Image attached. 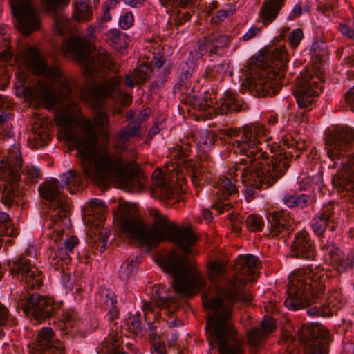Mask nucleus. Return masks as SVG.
I'll use <instances>...</instances> for the list:
<instances>
[{"mask_svg":"<svg viewBox=\"0 0 354 354\" xmlns=\"http://www.w3.org/2000/svg\"><path fill=\"white\" fill-rule=\"evenodd\" d=\"M118 86L119 83L114 79L99 84L94 83L84 90L83 96L93 109L100 110L104 106L106 100L113 97V93Z\"/></svg>","mask_w":354,"mask_h":354,"instance_id":"13","label":"nucleus"},{"mask_svg":"<svg viewBox=\"0 0 354 354\" xmlns=\"http://www.w3.org/2000/svg\"><path fill=\"white\" fill-rule=\"evenodd\" d=\"M12 9L20 29L26 35L39 28L40 22L30 1L22 0L12 6Z\"/></svg>","mask_w":354,"mask_h":354,"instance_id":"16","label":"nucleus"},{"mask_svg":"<svg viewBox=\"0 0 354 354\" xmlns=\"http://www.w3.org/2000/svg\"><path fill=\"white\" fill-rule=\"evenodd\" d=\"M165 288V286L159 284L154 285L153 287V297L156 304L159 307L170 308L172 304H175L176 299L171 297L163 296L162 290Z\"/></svg>","mask_w":354,"mask_h":354,"instance_id":"38","label":"nucleus"},{"mask_svg":"<svg viewBox=\"0 0 354 354\" xmlns=\"http://www.w3.org/2000/svg\"><path fill=\"white\" fill-rule=\"evenodd\" d=\"M44 75H45L49 79L56 81H58L61 78L64 77V74L59 66H55L53 67H49L48 66V68Z\"/></svg>","mask_w":354,"mask_h":354,"instance_id":"61","label":"nucleus"},{"mask_svg":"<svg viewBox=\"0 0 354 354\" xmlns=\"http://www.w3.org/2000/svg\"><path fill=\"white\" fill-rule=\"evenodd\" d=\"M217 136L215 133L209 131H205L201 133L197 145L201 150L207 151L214 145Z\"/></svg>","mask_w":354,"mask_h":354,"instance_id":"44","label":"nucleus"},{"mask_svg":"<svg viewBox=\"0 0 354 354\" xmlns=\"http://www.w3.org/2000/svg\"><path fill=\"white\" fill-rule=\"evenodd\" d=\"M118 224L121 233L130 240L136 241L144 245H147L148 228L140 218L129 212L127 205L120 204Z\"/></svg>","mask_w":354,"mask_h":354,"instance_id":"12","label":"nucleus"},{"mask_svg":"<svg viewBox=\"0 0 354 354\" xmlns=\"http://www.w3.org/2000/svg\"><path fill=\"white\" fill-rule=\"evenodd\" d=\"M294 95L298 104L299 109H313V103L315 101V97L317 96L313 93V91H308L306 88L299 86H296V91Z\"/></svg>","mask_w":354,"mask_h":354,"instance_id":"33","label":"nucleus"},{"mask_svg":"<svg viewBox=\"0 0 354 354\" xmlns=\"http://www.w3.org/2000/svg\"><path fill=\"white\" fill-rule=\"evenodd\" d=\"M50 138V135L46 131L38 129L34 132L33 139L36 145L40 147L47 145Z\"/></svg>","mask_w":354,"mask_h":354,"instance_id":"56","label":"nucleus"},{"mask_svg":"<svg viewBox=\"0 0 354 354\" xmlns=\"http://www.w3.org/2000/svg\"><path fill=\"white\" fill-rule=\"evenodd\" d=\"M268 223L269 238H277L283 232L293 230L288 212L285 210L274 211L266 214Z\"/></svg>","mask_w":354,"mask_h":354,"instance_id":"20","label":"nucleus"},{"mask_svg":"<svg viewBox=\"0 0 354 354\" xmlns=\"http://www.w3.org/2000/svg\"><path fill=\"white\" fill-rule=\"evenodd\" d=\"M196 64L197 59L194 57L193 52L190 51L187 60L181 62L178 66V80L173 88L174 93L189 87Z\"/></svg>","mask_w":354,"mask_h":354,"instance_id":"23","label":"nucleus"},{"mask_svg":"<svg viewBox=\"0 0 354 354\" xmlns=\"http://www.w3.org/2000/svg\"><path fill=\"white\" fill-rule=\"evenodd\" d=\"M165 8H185L194 3V0H159Z\"/></svg>","mask_w":354,"mask_h":354,"instance_id":"51","label":"nucleus"},{"mask_svg":"<svg viewBox=\"0 0 354 354\" xmlns=\"http://www.w3.org/2000/svg\"><path fill=\"white\" fill-rule=\"evenodd\" d=\"M24 57L27 68L35 75H42L48 68V63L43 58L39 50L35 46H29L25 51Z\"/></svg>","mask_w":354,"mask_h":354,"instance_id":"28","label":"nucleus"},{"mask_svg":"<svg viewBox=\"0 0 354 354\" xmlns=\"http://www.w3.org/2000/svg\"><path fill=\"white\" fill-rule=\"evenodd\" d=\"M117 295L111 290H106L102 309L106 313L108 321L111 323L119 318L120 310L117 306Z\"/></svg>","mask_w":354,"mask_h":354,"instance_id":"32","label":"nucleus"},{"mask_svg":"<svg viewBox=\"0 0 354 354\" xmlns=\"http://www.w3.org/2000/svg\"><path fill=\"white\" fill-rule=\"evenodd\" d=\"M230 15H233V10L231 9L227 10H219L215 13L214 16L212 17L211 23L213 24H218L223 21L225 19Z\"/></svg>","mask_w":354,"mask_h":354,"instance_id":"62","label":"nucleus"},{"mask_svg":"<svg viewBox=\"0 0 354 354\" xmlns=\"http://www.w3.org/2000/svg\"><path fill=\"white\" fill-rule=\"evenodd\" d=\"M304 37L303 31L301 28L293 30L288 35L290 46L292 48H296L301 39Z\"/></svg>","mask_w":354,"mask_h":354,"instance_id":"58","label":"nucleus"},{"mask_svg":"<svg viewBox=\"0 0 354 354\" xmlns=\"http://www.w3.org/2000/svg\"><path fill=\"white\" fill-rule=\"evenodd\" d=\"M22 163L21 152L15 146L8 150L6 160L0 158V202L8 207L18 203L21 196L19 182Z\"/></svg>","mask_w":354,"mask_h":354,"instance_id":"7","label":"nucleus"},{"mask_svg":"<svg viewBox=\"0 0 354 354\" xmlns=\"http://www.w3.org/2000/svg\"><path fill=\"white\" fill-rule=\"evenodd\" d=\"M66 53L70 54L79 63L86 64V71L91 73L90 66L95 63L94 57H89L91 45L89 42L80 37L72 36L67 39L63 44Z\"/></svg>","mask_w":354,"mask_h":354,"instance_id":"19","label":"nucleus"},{"mask_svg":"<svg viewBox=\"0 0 354 354\" xmlns=\"http://www.w3.org/2000/svg\"><path fill=\"white\" fill-rule=\"evenodd\" d=\"M231 311L228 308L209 317L205 323V330L210 346L216 344L219 354H243L242 344L236 339L238 333L229 323Z\"/></svg>","mask_w":354,"mask_h":354,"instance_id":"6","label":"nucleus"},{"mask_svg":"<svg viewBox=\"0 0 354 354\" xmlns=\"http://www.w3.org/2000/svg\"><path fill=\"white\" fill-rule=\"evenodd\" d=\"M221 186L222 190L224 192L223 195L227 194L228 196H231L238 192L236 186L227 178H225L222 181Z\"/></svg>","mask_w":354,"mask_h":354,"instance_id":"63","label":"nucleus"},{"mask_svg":"<svg viewBox=\"0 0 354 354\" xmlns=\"http://www.w3.org/2000/svg\"><path fill=\"white\" fill-rule=\"evenodd\" d=\"M18 306L26 317L35 319L37 324L55 317L61 310L63 301L35 292L21 299Z\"/></svg>","mask_w":354,"mask_h":354,"instance_id":"9","label":"nucleus"},{"mask_svg":"<svg viewBox=\"0 0 354 354\" xmlns=\"http://www.w3.org/2000/svg\"><path fill=\"white\" fill-rule=\"evenodd\" d=\"M34 345L33 354H65L63 342L55 337L50 327H43L39 331Z\"/></svg>","mask_w":354,"mask_h":354,"instance_id":"18","label":"nucleus"},{"mask_svg":"<svg viewBox=\"0 0 354 354\" xmlns=\"http://www.w3.org/2000/svg\"><path fill=\"white\" fill-rule=\"evenodd\" d=\"M326 44L321 41H315L313 42L310 48V54L315 59L320 60L324 55Z\"/></svg>","mask_w":354,"mask_h":354,"instance_id":"54","label":"nucleus"},{"mask_svg":"<svg viewBox=\"0 0 354 354\" xmlns=\"http://www.w3.org/2000/svg\"><path fill=\"white\" fill-rule=\"evenodd\" d=\"M32 267L31 260L24 254L8 259L4 263L3 267L0 263V281L3 277L4 271L8 270L14 277L23 281V278L30 272Z\"/></svg>","mask_w":354,"mask_h":354,"instance_id":"24","label":"nucleus"},{"mask_svg":"<svg viewBox=\"0 0 354 354\" xmlns=\"http://www.w3.org/2000/svg\"><path fill=\"white\" fill-rule=\"evenodd\" d=\"M324 145L330 166L341 169L333 177L337 192L354 194V128L335 125L325 131Z\"/></svg>","mask_w":354,"mask_h":354,"instance_id":"4","label":"nucleus"},{"mask_svg":"<svg viewBox=\"0 0 354 354\" xmlns=\"http://www.w3.org/2000/svg\"><path fill=\"white\" fill-rule=\"evenodd\" d=\"M41 274V271L38 270L37 268L33 270L32 267L30 272L27 273L24 278H23V281H25L28 288H39L43 284Z\"/></svg>","mask_w":354,"mask_h":354,"instance_id":"42","label":"nucleus"},{"mask_svg":"<svg viewBox=\"0 0 354 354\" xmlns=\"http://www.w3.org/2000/svg\"><path fill=\"white\" fill-rule=\"evenodd\" d=\"M282 201L288 208L304 209L315 201L313 194H304L301 186L298 189H290L283 194Z\"/></svg>","mask_w":354,"mask_h":354,"instance_id":"26","label":"nucleus"},{"mask_svg":"<svg viewBox=\"0 0 354 354\" xmlns=\"http://www.w3.org/2000/svg\"><path fill=\"white\" fill-rule=\"evenodd\" d=\"M60 179L71 194H74L75 189L80 187L83 183L82 176L73 169L62 174Z\"/></svg>","mask_w":354,"mask_h":354,"instance_id":"36","label":"nucleus"},{"mask_svg":"<svg viewBox=\"0 0 354 354\" xmlns=\"http://www.w3.org/2000/svg\"><path fill=\"white\" fill-rule=\"evenodd\" d=\"M259 328L262 330V332L267 336L275 330L276 321L272 317H265L261 323V327Z\"/></svg>","mask_w":354,"mask_h":354,"instance_id":"57","label":"nucleus"},{"mask_svg":"<svg viewBox=\"0 0 354 354\" xmlns=\"http://www.w3.org/2000/svg\"><path fill=\"white\" fill-rule=\"evenodd\" d=\"M274 57V66L253 77L250 89L257 97H273L281 88V80L285 76L288 62V53L286 50L281 47L275 50Z\"/></svg>","mask_w":354,"mask_h":354,"instance_id":"8","label":"nucleus"},{"mask_svg":"<svg viewBox=\"0 0 354 354\" xmlns=\"http://www.w3.org/2000/svg\"><path fill=\"white\" fill-rule=\"evenodd\" d=\"M70 0H45L48 10L54 14V27L55 31L59 35H62L64 32L65 18L62 15L58 13V11L66 8Z\"/></svg>","mask_w":354,"mask_h":354,"instance_id":"30","label":"nucleus"},{"mask_svg":"<svg viewBox=\"0 0 354 354\" xmlns=\"http://www.w3.org/2000/svg\"><path fill=\"white\" fill-rule=\"evenodd\" d=\"M281 47L286 49L285 46H279L274 49H272L270 46H266L260 50L257 55H254L250 57L248 62V67L250 69H258L254 76H257L258 73L262 72L264 70H268L270 66H274L273 61L275 58L274 57V53Z\"/></svg>","mask_w":354,"mask_h":354,"instance_id":"25","label":"nucleus"},{"mask_svg":"<svg viewBox=\"0 0 354 354\" xmlns=\"http://www.w3.org/2000/svg\"><path fill=\"white\" fill-rule=\"evenodd\" d=\"M151 178L154 183V185L158 188H160L167 184L166 178L163 176L161 169L158 167L153 171Z\"/></svg>","mask_w":354,"mask_h":354,"instance_id":"64","label":"nucleus"},{"mask_svg":"<svg viewBox=\"0 0 354 354\" xmlns=\"http://www.w3.org/2000/svg\"><path fill=\"white\" fill-rule=\"evenodd\" d=\"M134 22L133 15L131 12H127L124 15H121L119 19L120 27L123 30H127L130 28Z\"/></svg>","mask_w":354,"mask_h":354,"instance_id":"59","label":"nucleus"},{"mask_svg":"<svg viewBox=\"0 0 354 354\" xmlns=\"http://www.w3.org/2000/svg\"><path fill=\"white\" fill-rule=\"evenodd\" d=\"M286 0H265L259 11L258 15L264 26L272 23L283 7Z\"/></svg>","mask_w":354,"mask_h":354,"instance_id":"29","label":"nucleus"},{"mask_svg":"<svg viewBox=\"0 0 354 354\" xmlns=\"http://www.w3.org/2000/svg\"><path fill=\"white\" fill-rule=\"evenodd\" d=\"M8 317L9 310L4 304L0 301V339L3 336H4L3 327L6 325Z\"/></svg>","mask_w":354,"mask_h":354,"instance_id":"60","label":"nucleus"},{"mask_svg":"<svg viewBox=\"0 0 354 354\" xmlns=\"http://www.w3.org/2000/svg\"><path fill=\"white\" fill-rule=\"evenodd\" d=\"M80 8L74 13L73 18L77 21H89L92 17L91 8L84 2H80Z\"/></svg>","mask_w":354,"mask_h":354,"instance_id":"52","label":"nucleus"},{"mask_svg":"<svg viewBox=\"0 0 354 354\" xmlns=\"http://www.w3.org/2000/svg\"><path fill=\"white\" fill-rule=\"evenodd\" d=\"M263 133L259 125L245 126L241 140L236 142V152L243 157L235 162V171L246 186L248 200L255 197V189L268 188L279 180L290 167L292 159L299 158L307 146L305 140L287 134L279 143L270 146L272 153L270 158L257 147Z\"/></svg>","mask_w":354,"mask_h":354,"instance_id":"1","label":"nucleus"},{"mask_svg":"<svg viewBox=\"0 0 354 354\" xmlns=\"http://www.w3.org/2000/svg\"><path fill=\"white\" fill-rule=\"evenodd\" d=\"M10 219L8 214L0 211V248L2 246L3 239L1 236L4 235L12 236V231L10 229Z\"/></svg>","mask_w":354,"mask_h":354,"instance_id":"49","label":"nucleus"},{"mask_svg":"<svg viewBox=\"0 0 354 354\" xmlns=\"http://www.w3.org/2000/svg\"><path fill=\"white\" fill-rule=\"evenodd\" d=\"M246 283L247 281L245 279L239 277L237 275L233 276L228 280L225 286L222 288L221 292L223 293V297L228 301L229 306H223L224 301L222 297H212L205 304L206 308L211 309L216 312L215 314L211 317L221 313L225 308L230 309L232 314L233 307L236 304L250 301L252 297L245 288Z\"/></svg>","mask_w":354,"mask_h":354,"instance_id":"10","label":"nucleus"},{"mask_svg":"<svg viewBox=\"0 0 354 354\" xmlns=\"http://www.w3.org/2000/svg\"><path fill=\"white\" fill-rule=\"evenodd\" d=\"M333 205L332 203L324 205L312 219V230L317 236H322L326 228L333 232L337 227V223L333 219L335 214Z\"/></svg>","mask_w":354,"mask_h":354,"instance_id":"22","label":"nucleus"},{"mask_svg":"<svg viewBox=\"0 0 354 354\" xmlns=\"http://www.w3.org/2000/svg\"><path fill=\"white\" fill-rule=\"evenodd\" d=\"M106 36L109 44L116 50L122 51L128 46L129 38L126 33L122 32L117 28L110 29L107 31Z\"/></svg>","mask_w":354,"mask_h":354,"instance_id":"34","label":"nucleus"},{"mask_svg":"<svg viewBox=\"0 0 354 354\" xmlns=\"http://www.w3.org/2000/svg\"><path fill=\"white\" fill-rule=\"evenodd\" d=\"M214 104V102H209V101L206 102L201 99L195 109L199 111H207L210 109H213L216 115H227L232 112L239 113L249 109L247 103L241 99L236 98L231 91L225 93V99L217 107L213 108Z\"/></svg>","mask_w":354,"mask_h":354,"instance_id":"15","label":"nucleus"},{"mask_svg":"<svg viewBox=\"0 0 354 354\" xmlns=\"http://www.w3.org/2000/svg\"><path fill=\"white\" fill-rule=\"evenodd\" d=\"M297 333L306 346V354H328L333 337L324 325L318 322L304 324Z\"/></svg>","mask_w":354,"mask_h":354,"instance_id":"11","label":"nucleus"},{"mask_svg":"<svg viewBox=\"0 0 354 354\" xmlns=\"http://www.w3.org/2000/svg\"><path fill=\"white\" fill-rule=\"evenodd\" d=\"M289 256L291 258L304 261L315 260L317 257L315 243L307 231L301 230L294 234Z\"/></svg>","mask_w":354,"mask_h":354,"instance_id":"14","label":"nucleus"},{"mask_svg":"<svg viewBox=\"0 0 354 354\" xmlns=\"http://www.w3.org/2000/svg\"><path fill=\"white\" fill-rule=\"evenodd\" d=\"M178 225L170 221L167 217L155 221L148 229L147 245L152 247L162 243H170L174 238Z\"/></svg>","mask_w":354,"mask_h":354,"instance_id":"17","label":"nucleus"},{"mask_svg":"<svg viewBox=\"0 0 354 354\" xmlns=\"http://www.w3.org/2000/svg\"><path fill=\"white\" fill-rule=\"evenodd\" d=\"M320 248L326 255L328 256L330 263H332L335 259H338V257L342 254V250L333 242L328 241L322 244Z\"/></svg>","mask_w":354,"mask_h":354,"instance_id":"47","label":"nucleus"},{"mask_svg":"<svg viewBox=\"0 0 354 354\" xmlns=\"http://www.w3.org/2000/svg\"><path fill=\"white\" fill-rule=\"evenodd\" d=\"M58 126L65 131V138L73 142L80 154L81 167L86 178H94L99 184L115 180L123 189L133 190L136 185L142 187L140 178L143 174L138 165L131 167L120 155L104 152L95 159L98 138L95 127L87 118L77 122L67 113L57 118Z\"/></svg>","mask_w":354,"mask_h":354,"instance_id":"2","label":"nucleus"},{"mask_svg":"<svg viewBox=\"0 0 354 354\" xmlns=\"http://www.w3.org/2000/svg\"><path fill=\"white\" fill-rule=\"evenodd\" d=\"M230 62L223 59L221 63L207 66L205 69L203 78L207 82L217 80L221 74L225 73L229 68Z\"/></svg>","mask_w":354,"mask_h":354,"instance_id":"35","label":"nucleus"},{"mask_svg":"<svg viewBox=\"0 0 354 354\" xmlns=\"http://www.w3.org/2000/svg\"><path fill=\"white\" fill-rule=\"evenodd\" d=\"M330 264L340 274L346 272L348 269H352L354 266V251L350 252L346 258H343L342 255L339 256L338 259H335Z\"/></svg>","mask_w":354,"mask_h":354,"instance_id":"40","label":"nucleus"},{"mask_svg":"<svg viewBox=\"0 0 354 354\" xmlns=\"http://www.w3.org/2000/svg\"><path fill=\"white\" fill-rule=\"evenodd\" d=\"M233 207L232 203L227 202V197L219 198L215 200V202L211 205V208L218 211V214H222L224 211L230 210Z\"/></svg>","mask_w":354,"mask_h":354,"instance_id":"55","label":"nucleus"},{"mask_svg":"<svg viewBox=\"0 0 354 354\" xmlns=\"http://www.w3.org/2000/svg\"><path fill=\"white\" fill-rule=\"evenodd\" d=\"M259 261V257L253 254H246L245 256H242L240 259V266L239 270L242 272H245L248 275H252L254 272L253 269L256 268L257 264Z\"/></svg>","mask_w":354,"mask_h":354,"instance_id":"43","label":"nucleus"},{"mask_svg":"<svg viewBox=\"0 0 354 354\" xmlns=\"http://www.w3.org/2000/svg\"><path fill=\"white\" fill-rule=\"evenodd\" d=\"M134 270L132 267V261H125L120 266L118 277L122 281H127L131 277Z\"/></svg>","mask_w":354,"mask_h":354,"instance_id":"53","label":"nucleus"},{"mask_svg":"<svg viewBox=\"0 0 354 354\" xmlns=\"http://www.w3.org/2000/svg\"><path fill=\"white\" fill-rule=\"evenodd\" d=\"M63 186L55 178H50L48 180L42 183L38 188L40 196L49 202L56 201L58 212H67V201L59 198L63 192Z\"/></svg>","mask_w":354,"mask_h":354,"instance_id":"21","label":"nucleus"},{"mask_svg":"<svg viewBox=\"0 0 354 354\" xmlns=\"http://www.w3.org/2000/svg\"><path fill=\"white\" fill-rule=\"evenodd\" d=\"M186 172L190 177L194 186L197 187L201 185L204 170L201 168L200 162L192 160H185V162Z\"/></svg>","mask_w":354,"mask_h":354,"instance_id":"37","label":"nucleus"},{"mask_svg":"<svg viewBox=\"0 0 354 354\" xmlns=\"http://www.w3.org/2000/svg\"><path fill=\"white\" fill-rule=\"evenodd\" d=\"M37 86L39 91V98L45 106L48 109L55 107L58 102V97L53 85L43 80H39L37 82Z\"/></svg>","mask_w":354,"mask_h":354,"instance_id":"31","label":"nucleus"},{"mask_svg":"<svg viewBox=\"0 0 354 354\" xmlns=\"http://www.w3.org/2000/svg\"><path fill=\"white\" fill-rule=\"evenodd\" d=\"M328 275L315 271L311 266L293 270L289 276L285 306L291 310L307 308L310 316L331 317L342 301L339 292L325 294Z\"/></svg>","mask_w":354,"mask_h":354,"instance_id":"3","label":"nucleus"},{"mask_svg":"<svg viewBox=\"0 0 354 354\" xmlns=\"http://www.w3.org/2000/svg\"><path fill=\"white\" fill-rule=\"evenodd\" d=\"M245 222L247 229L253 232H261L264 227L263 218L257 214L248 216Z\"/></svg>","mask_w":354,"mask_h":354,"instance_id":"46","label":"nucleus"},{"mask_svg":"<svg viewBox=\"0 0 354 354\" xmlns=\"http://www.w3.org/2000/svg\"><path fill=\"white\" fill-rule=\"evenodd\" d=\"M230 37L225 34H215L212 32L207 35V43L222 45L223 48H227L230 45Z\"/></svg>","mask_w":354,"mask_h":354,"instance_id":"50","label":"nucleus"},{"mask_svg":"<svg viewBox=\"0 0 354 354\" xmlns=\"http://www.w3.org/2000/svg\"><path fill=\"white\" fill-rule=\"evenodd\" d=\"M153 68L149 63H142L133 71V75L136 78L137 83L142 84L149 79Z\"/></svg>","mask_w":354,"mask_h":354,"instance_id":"45","label":"nucleus"},{"mask_svg":"<svg viewBox=\"0 0 354 354\" xmlns=\"http://www.w3.org/2000/svg\"><path fill=\"white\" fill-rule=\"evenodd\" d=\"M301 86L306 88L308 91H313V93L318 95L317 88L322 90V85L314 80V77L308 72L301 73V80L297 82L296 86Z\"/></svg>","mask_w":354,"mask_h":354,"instance_id":"41","label":"nucleus"},{"mask_svg":"<svg viewBox=\"0 0 354 354\" xmlns=\"http://www.w3.org/2000/svg\"><path fill=\"white\" fill-rule=\"evenodd\" d=\"M163 270L172 276L171 286L179 295L193 297L205 286V281L200 272L189 262L187 257L175 252L169 254L163 263Z\"/></svg>","mask_w":354,"mask_h":354,"instance_id":"5","label":"nucleus"},{"mask_svg":"<svg viewBox=\"0 0 354 354\" xmlns=\"http://www.w3.org/2000/svg\"><path fill=\"white\" fill-rule=\"evenodd\" d=\"M266 335L258 327L250 328L247 332L248 342L254 347H258Z\"/></svg>","mask_w":354,"mask_h":354,"instance_id":"48","label":"nucleus"},{"mask_svg":"<svg viewBox=\"0 0 354 354\" xmlns=\"http://www.w3.org/2000/svg\"><path fill=\"white\" fill-rule=\"evenodd\" d=\"M127 326L129 332L136 336H144L145 327L142 322L140 313L130 315L127 320Z\"/></svg>","mask_w":354,"mask_h":354,"instance_id":"39","label":"nucleus"},{"mask_svg":"<svg viewBox=\"0 0 354 354\" xmlns=\"http://www.w3.org/2000/svg\"><path fill=\"white\" fill-rule=\"evenodd\" d=\"M197 239L196 234L192 229L180 227L178 225V230H176L171 243H174L185 254H190L192 248L196 245Z\"/></svg>","mask_w":354,"mask_h":354,"instance_id":"27","label":"nucleus"}]
</instances>
